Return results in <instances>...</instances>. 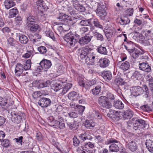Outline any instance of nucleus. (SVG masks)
I'll list each match as a JSON object with an SVG mask.
<instances>
[{"label":"nucleus","mask_w":153,"mask_h":153,"mask_svg":"<svg viewBox=\"0 0 153 153\" xmlns=\"http://www.w3.org/2000/svg\"><path fill=\"white\" fill-rule=\"evenodd\" d=\"M131 94L135 96H139L145 93L144 97L147 98L149 94V89L146 85H143V88L140 86H135L131 87L130 89Z\"/></svg>","instance_id":"nucleus-1"},{"label":"nucleus","mask_w":153,"mask_h":153,"mask_svg":"<svg viewBox=\"0 0 153 153\" xmlns=\"http://www.w3.org/2000/svg\"><path fill=\"white\" fill-rule=\"evenodd\" d=\"M147 126L145 121L141 119L136 120L133 123V129L137 130L146 128Z\"/></svg>","instance_id":"nucleus-2"},{"label":"nucleus","mask_w":153,"mask_h":153,"mask_svg":"<svg viewBox=\"0 0 153 153\" xmlns=\"http://www.w3.org/2000/svg\"><path fill=\"white\" fill-rule=\"evenodd\" d=\"M99 103L102 107L106 108H110L112 106L111 103L105 96H102L100 97L99 99Z\"/></svg>","instance_id":"nucleus-3"},{"label":"nucleus","mask_w":153,"mask_h":153,"mask_svg":"<svg viewBox=\"0 0 153 153\" xmlns=\"http://www.w3.org/2000/svg\"><path fill=\"white\" fill-rule=\"evenodd\" d=\"M36 9L41 12L47 10L48 7L46 5L43 1L39 0L37 1L33 5Z\"/></svg>","instance_id":"nucleus-4"},{"label":"nucleus","mask_w":153,"mask_h":153,"mask_svg":"<svg viewBox=\"0 0 153 153\" xmlns=\"http://www.w3.org/2000/svg\"><path fill=\"white\" fill-rule=\"evenodd\" d=\"M96 59H97V56L95 53H89L85 59V62L87 64L94 65Z\"/></svg>","instance_id":"nucleus-5"},{"label":"nucleus","mask_w":153,"mask_h":153,"mask_svg":"<svg viewBox=\"0 0 153 153\" xmlns=\"http://www.w3.org/2000/svg\"><path fill=\"white\" fill-rule=\"evenodd\" d=\"M74 34L69 33L65 35L64 37V40L67 42L68 45L73 46L75 45L76 40L74 38Z\"/></svg>","instance_id":"nucleus-6"},{"label":"nucleus","mask_w":153,"mask_h":153,"mask_svg":"<svg viewBox=\"0 0 153 153\" xmlns=\"http://www.w3.org/2000/svg\"><path fill=\"white\" fill-rule=\"evenodd\" d=\"M92 38V36H89L88 34L86 35L79 38L78 42L81 46H84L88 44Z\"/></svg>","instance_id":"nucleus-7"},{"label":"nucleus","mask_w":153,"mask_h":153,"mask_svg":"<svg viewBox=\"0 0 153 153\" xmlns=\"http://www.w3.org/2000/svg\"><path fill=\"white\" fill-rule=\"evenodd\" d=\"M123 79L120 77L116 78L114 80V84L113 85V88L116 91H120V88L119 85L123 84Z\"/></svg>","instance_id":"nucleus-8"},{"label":"nucleus","mask_w":153,"mask_h":153,"mask_svg":"<svg viewBox=\"0 0 153 153\" xmlns=\"http://www.w3.org/2000/svg\"><path fill=\"white\" fill-rule=\"evenodd\" d=\"M51 103V101L50 99L44 97L41 98L38 102L39 105L43 108L48 107Z\"/></svg>","instance_id":"nucleus-9"},{"label":"nucleus","mask_w":153,"mask_h":153,"mask_svg":"<svg viewBox=\"0 0 153 153\" xmlns=\"http://www.w3.org/2000/svg\"><path fill=\"white\" fill-rule=\"evenodd\" d=\"M49 125L53 128L58 129H63L65 127L64 123L60 122L56 120L53 123H51Z\"/></svg>","instance_id":"nucleus-10"},{"label":"nucleus","mask_w":153,"mask_h":153,"mask_svg":"<svg viewBox=\"0 0 153 153\" xmlns=\"http://www.w3.org/2000/svg\"><path fill=\"white\" fill-rule=\"evenodd\" d=\"M71 2L74 7L79 12H82L85 11V8L79 4L78 1L73 0L71 1Z\"/></svg>","instance_id":"nucleus-11"},{"label":"nucleus","mask_w":153,"mask_h":153,"mask_svg":"<svg viewBox=\"0 0 153 153\" xmlns=\"http://www.w3.org/2000/svg\"><path fill=\"white\" fill-rule=\"evenodd\" d=\"M78 52L80 58L82 59H85L89 53L88 49L85 47L79 48Z\"/></svg>","instance_id":"nucleus-12"},{"label":"nucleus","mask_w":153,"mask_h":153,"mask_svg":"<svg viewBox=\"0 0 153 153\" xmlns=\"http://www.w3.org/2000/svg\"><path fill=\"white\" fill-rule=\"evenodd\" d=\"M40 65L43 68L45 71H47L51 66V63L49 60L44 59L42 60L40 63Z\"/></svg>","instance_id":"nucleus-13"},{"label":"nucleus","mask_w":153,"mask_h":153,"mask_svg":"<svg viewBox=\"0 0 153 153\" xmlns=\"http://www.w3.org/2000/svg\"><path fill=\"white\" fill-rule=\"evenodd\" d=\"M91 20L92 19H90L88 20H82L80 22L79 25L82 26H90L91 27L90 30L91 31H92L94 29V27L92 26L91 24Z\"/></svg>","instance_id":"nucleus-14"},{"label":"nucleus","mask_w":153,"mask_h":153,"mask_svg":"<svg viewBox=\"0 0 153 153\" xmlns=\"http://www.w3.org/2000/svg\"><path fill=\"white\" fill-rule=\"evenodd\" d=\"M140 69L146 72H149L151 70V67L147 63L143 62L139 64Z\"/></svg>","instance_id":"nucleus-15"},{"label":"nucleus","mask_w":153,"mask_h":153,"mask_svg":"<svg viewBox=\"0 0 153 153\" xmlns=\"http://www.w3.org/2000/svg\"><path fill=\"white\" fill-rule=\"evenodd\" d=\"M24 69L23 65L20 63H18L15 68V74L16 76H20L22 73Z\"/></svg>","instance_id":"nucleus-16"},{"label":"nucleus","mask_w":153,"mask_h":153,"mask_svg":"<svg viewBox=\"0 0 153 153\" xmlns=\"http://www.w3.org/2000/svg\"><path fill=\"white\" fill-rule=\"evenodd\" d=\"M100 66L101 67L105 68L108 66L110 63L108 59L106 58L101 59L99 60Z\"/></svg>","instance_id":"nucleus-17"},{"label":"nucleus","mask_w":153,"mask_h":153,"mask_svg":"<svg viewBox=\"0 0 153 153\" xmlns=\"http://www.w3.org/2000/svg\"><path fill=\"white\" fill-rule=\"evenodd\" d=\"M68 98L73 100H77L80 99V96L79 94L75 91H73L70 93L68 95Z\"/></svg>","instance_id":"nucleus-18"},{"label":"nucleus","mask_w":153,"mask_h":153,"mask_svg":"<svg viewBox=\"0 0 153 153\" xmlns=\"http://www.w3.org/2000/svg\"><path fill=\"white\" fill-rule=\"evenodd\" d=\"M146 145L149 151L152 153L153 152V140L152 139L146 140Z\"/></svg>","instance_id":"nucleus-19"},{"label":"nucleus","mask_w":153,"mask_h":153,"mask_svg":"<svg viewBox=\"0 0 153 153\" xmlns=\"http://www.w3.org/2000/svg\"><path fill=\"white\" fill-rule=\"evenodd\" d=\"M4 4L5 8L8 9L14 6L16 3L13 0H5L4 1Z\"/></svg>","instance_id":"nucleus-20"},{"label":"nucleus","mask_w":153,"mask_h":153,"mask_svg":"<svg viewBox=\"0 0 153 153\" xmlns=\"http://www.w3.org/2000/svg\"><path fill=\"white\" fill-rule=\"evenodd\" d=\"M95 123L92 120H86L85 122V125L88 128L92 129L95 125Z\"/></svg>","instance_id":"nucleus-21"},{"label":"nucleus","mask_w":153,"mask_h":153,"mask_svg":"<svg viewBox=\"0 0 153 153\" xmlns=\"http://www.w3.org/2000/svg\"><path fill=\"white\" fill-rule=\"evenodd\" d=\"M127 145L129 149L132 152L135 151L137 149V146L134 140L129 142Z\"/></svg>","instance_id":"nucleus-22"},{"label":"nucleus","mask_w":153,"mask_h":153,"mask_svg":"<svg viewBox=\"0 0 153 153\" xmlns=\"http://www.w3.org/2000/svg\"><path fill=\"white\" fill-rule=\"evenodd\" d=\"M35 23L34 17L33 16H29L27 19L26 25L27 27H30V25Z\"/></svg>","instance_id":"nucleus-23"},{"label":"nucleus","mask_w":153,"mask_h":153,"mask_svg":"<svg viewBox=\"0 0 153 153\" xmlns=\"http://www.w3.org/2000/svg\"><path fill=\"white\" fill-rule=\"evenodd\" d=\"M18 37L19 41L22 44H26L28 41L27 37L22 34H19L18 36Z\"/></svg>","instance_id":"nucleus-24"},{"label":"nucleus","mask_w":153,"mask_h":153,"mask_svg":"<svg viewBox=\"0 0 153 153\" xmlns=\"http://www.w3.org/2000/svg\"><path fill=\"white\" fill-rule=\"evenodd\" d=\"M96 13L97 15L99 16L101 19H105L107 15V13L105 10H96Z\"/></svg>","instance_id":"nucleus-25"},{"label":"nucleus","mask_w":153,"mask_h":153,"mask_svg":"<svg viewBox=\"0 0 153 153\" xmlns=\"http://www.w3.org/2000/svg\"><path fill=\"white\" fill-rule=\"evenodd\" d=\"M94 36L98 40L102 41L104 40V38L102 35L98 32L97 30H94L92 32Z\"/></svg>","instance_id":"nucleus-26"},{"label":"nucleus","mask_w":153,"mask_h":153,"mask_svg":"<svg viewBox=\"0 0 153 153\" xmlns=\"http://www.w3.org/2000/svg\"><path fill=\"white\" fill-rule=\"evenodd\" d=\"M102 74L103 78L106 81L109 80L112 78L111 73L109 71H104Z\"/></svg>","instance_id":"nucleus-27"},{"label":"nucleus","mask_w":153,"mask_h":153,"mask_svg":"<svg viewBox=\"0 0 153 153\" xmlns=\"http://www.w3.org/2000/svg\"><path fill=\"white\" fill-rule=\"evenodd\" d=\"M7 44L10 46L17 47L18 43L14 39L9 37L7 39Z\"/></svg>","instance_id":"nucleus-28"},{"label":"nucleus","mask_w":153,"mask_h":153,"mask_svg":"<svg viewBox=\"0 0 153 153\" xmlns=\"http://www.w3.org/2000/svg\"><path fill=\"white\" fill-rule=\"evenodd\" d=\"M113 105L116 108L118 109H122L124 107V104L119 100L115 101Z\"/></svg>","instance_id":"nucleus-29"},{"label":"nucleus","mask_w":153,"mask_h":153,"mask_svg":"<svg viewBox=\"0 0 153 153\" xmlns=\"http://www.w3.org/2000/svg\"><path fill=\"white\" fill-rule=\"evenodd\" d=\"M68 126L70 129L72 130H74L78 127V124L77 122L74 121V123H67Z\"/></svg>","instance_id":"nucleus-30"},{"label":"nucleus","mask_w":153,"mask_h":153,"mask_svg":"<svg viewBox=\"0 0 153 153\" xmlns=\"http://www.w3.org/2000/svg\"><path fill=\"white\" fill-rule=\"evenodd\" d=\"M72 86V84L68 83L64 87H62V89L60 91L62 94L64 95L71 88Z\"/></svg>","instance_id":"nucleus-31"},{"label":"nucleus","mask_w":153,"mask_h":153,"mask_svg":"<svg viewBox=\"0 0 153 153\" xmlns=\"http://www.w3.org/2000/svg\"><path fill=\"white\" fill-rule=\"evenodd\" d=\"M109 151L112 152H116L119 150L118 146L115 143H113L109 146Z\"/></svg>","instance_id":"nucleus-32"},{"label":"nucleus","mask_w":153,"mask_h":153,"mask_svg":"<svg viewBox=\"0 0 153 153\" xmlns=\"http://www.w3.org/2000/svg\"><path fill=\"white\" fill-rule=\"evenodd\" d=\"M18 13V11L16 8H13L9 10V18L14 17Z\"/></svg>","instance_id":"nucleus-33"},{"label":"nucleus","mask_w":153,"mask_h":153,"mask_svg":"<svg viewBox=\"0 0 153 153\" xmlns=\"http://www.w3.org/2000/svg\"><path fill=\"white\" fill-rule=\"evenodd\" d=\"M115 31V29L113 27H111L109 28L108 29L106 30L105 32V34L106 37H111L114 32Z\"/></svg>","instance_id":"nucleus-34"},{"label":"nucleus","mask_w":153,"mask_h":153,"mask_svg":"<svg viewBox=\"0 0 153 153\" xmlns=\"http://www.w3.org/2000/svg\"><path fill=\"white\" fill-rule=\"evenodd\" d=\"M130 64L128 62L126 61L122 63L120 66V68L123 70L126 71L129 68Z\"/></svg>","instance_id":"nucleus-35"},{"label":"nucleus","mask_w":153,"mask_h":153,"mask_svg":"<svg viewBox=\"0 0 153 153\" xmlns=\"http://www.w3.org/2000/svg\"><path fill=\"white\" fill-rule=\"evenodd\" d=\"M79 85L80 86L84 87L86 89H88V83L87 81L84 80V79L82 78L80 79L78 82Z\"/></svg>","instance_id":"nucleus-36"},{"label":"nucleus","mask_w":153,"mask_h":153,"mask_svg":"<svg viewBox=\"0 0 153 153\" xmlns=\"http://www.w3.org/2000/svg\"><path fill=\"white\" fill-rule=\"evenodd\" d=\"M97 51L100 53L102 54L106 55L107 54V51L105 47L102 46L100 45L97 49Z\"/></svg>","instance_id":"nucleus-37"},{"label":"nucleus","mask_w":153,"mask_h":153,"mask_svg":"<svg viewBox=\"0 0 153 153\" xmlns=\"http://www.w3.org/2000/svg\"><path fill=\"white\" fill-rule=\"evenodd\" d=\"M62 85L59 83H57L56 82L53 84L51 86V88L55 91H60L62 89Z\"/></svg>","instance_id":"nucleus-38"},{"label":"nucleus","mask_w":153,"mask_h":153,"mask_svg":"<svg viewBox=\"0 0 153 153\" xmlns=\"http://www.w3.org/2000/svg\"><path fill=\"white\" fill-rule=\"evenodd\" d=\"M11 116L12 119H14V122L18 124L20 123L22 119L23 115H11Z\"/></svg>","instance_id":"nucleus-39"},{"label":"nucleus","mask_w":153,"mask_h":153,"mask_svg":"<svg viewBox=\"0 0 153 153\" xmlns=\"http://www.w3.org/2000/svg\"><path fill=\"white\" fill-rule=\"evenodd\" d=\"M79 137L80 139L83 141L87 140H89L91 139L90 136L85 133L80 134Z\"/></svg>","instance_id":"nucleus-40"},{"label":"nucleus","mask_w":153,"mask_h":153,"mask_svg":"<svg viewBox=\"0 0 153 153\" xmlns=\"http://www.w3.org/2000/svg\"><path fill=\"white\" fill-rule=\"evenodd\" d=\"M77 151V153H92V151L90 150H86L84 147H79L78 148Z\"/></svg>","instance_id":"nucleus-41"},{"label":"nucleus","mask_w":153,"mask_h":153,"mask_svg":"<svg viewBox=\"0 0 153 153\" xmlns=\"http://www.w3.org/2000/svg\"><path fill=\"white\" fill-rule=\"evenodd\" d=\"M130 22V20L127 17H124L120 18L119 22L121 25H125L128 24Z\"/></svg>","instance_id":"nucleus-42"},{"label":"nucleus","mask_w":153,"mask_h":153,"mask_svg":"<svg viewBox=\"0 0 153 153\" xmlns=\"http://www.w3.org/2000/svg\"><path fill=\"white\" fill-rule=\"evenodd\" d=\"M31 62L30 59H28L27 60L24 64L23 67L24 69L27 70L31 68Z\"/></svg>","instance_id":"nucleus-43"},{"label":"nucleus","mask_w":153,"mask_h":153,"mask_svg":"<svg viewBox=\"0 0 153 153\" xmlns=\"http://www.w3.org/2000/svg\"><path fill=\"white\" fill-rule=\"evenodd\" d=\"M33 83L34 84H35V85L36 87H37L38 88H40L44 87V85L43 83V82L36 80Z\"/></svg>","instance_id":"nucleus-44"},{"label":"nucleus","mask_w":153,"mask_h":153,"mask_svg":"<svg viewBox=\"0 0 153 153\" xmlns=\"http://www.w3.org/2000/svg\"><path fill=\"white\" fill-rule=\"evenodd\" d=\"M30 27H27L30 28V30L32 32H35L38 29L39 26L37 24H33L32 25H30Z\"/></svg>","instance_id":"nucleus-45"},{"label":"nucleus","mask_w":153,"mask_h":153,"mask_svg":"<svg viewBox=\"0 0 153 153\" xmlns=\"http://www.w3.org/2000/svg\"><path fill=\"white\" fill-rule=\"evenodd\" d=\"M101 91V87L100 85H98L95 87L94 88L92 89V92L93 94L97 95L99 94Z\"/></svg>","instance_id":"nucleus-46"},{"label":"nucleus","mask_w":153,"mask_h":153,"mask_svg":"<svg viewBox=\"0 0 153 153\" xmlns=\"http://www.w3.org/2000/svg\"><path fill=\"white\" fill-rule=\"evenodd\" d=\"M93 23L95 27L102 29H103V27L100 24L97 19H94Z\"/></svg>","instance_id":"nucleus-47"},{"label":"nucleus","mask_w":153,"mask_h":153,"mask_svg":"<svg viewBox=\"0 0 153 153\" xmlns=\"http://www.w3.org/2000/svg\"><path fill=\"white\" fill-rule=\"evenodd\" d=\"M106 9V5L105 3H103L102 2L100 3L99 4L97 9L96 10H105Z\"/></svg>","instance_id":"nucleus-48"},{"label":"nucleus","mask_w":153,"mask_h":153,"mask_svg":"<svg viewBox=\"0 0 153 153\" xmlns=\"http://www.w3.org/2000/svg\"><path fill=\"white\" fill-rule=\"evenodd\" d=\"M22 23V18L20 16H17L15 18V23L17 25L20 26Z\"/></svg>","instance_id":"nucleus-49"},{"label":"nucleus","mask_w":153,"mask_h":153,"mask_svg":"<svg viewBox=\"0 0 153 153\" xmlns=\"http://www.w3.org/2000/svg\"><path fill=\"white\" fill-rule=\"evenodd\" d=\"M140 54V52L138 50H135L133 53L131 54L132 57L134 59H136L138 57Z\"/></svg>","instance_id":"nucleus-50"},{"label":"nucleus","mask_w":153,"mask_h":153,"mask_svg":"<svg viewBox=\"0 0 153 153\" xmlns=\"http://www.w3.org/2000/svg\"><path fill=\"white\" fill-rule=\"evenodd\" d=\"M74 145L76 147L78 146L80 144L79 140L76 136H74L73 139Z\"/></svg>","instance_id":"nucleus-51"},{"label":"nucleus","mask_w":153,"mask_h":153,"mask_svg":"<svg viewBox=\"0 0 153 153\" xmlns=\"http://www.w3.org/2000/svg\"><path fill=\"white\" fill-rule=\"evenodd\" d=\"M46 35L47 36L49 37L52 39L53 40H55L54 34L53 32L51 31H47L45 32Z\"/></svg>","instance_id":"nucleus-52"},{"label":"nucleus","mask_w":153,"mask_h":153,"mask_svg":"<svg viewBox=\"0 0 153 153\" xmlns=\"http://www.w3.org/2000/svg\"><path fill=\"white\" fill-rule=\"evenodd\" d=\"M140 108L141 109L145 111L149 112L152 111V109L151 108H150L147 105H145L142 106L140 107Z\"/></svg>","instance_id":"nucleus-53"},{"label":"nucleus","mask_w":153,"mask_h":153,"mask_svg":"<svg viewBox=\"0 0 153 153\" xmlns=\"http://www.w3.org/2000/svg\"><path fill=\"white\" fill-rule=\"evenodd\" d=\"M69 17V16L67 15L60 14L57 18L58 19L61 20H70V19H68Z\"/></svg>","instance_id":"nucleus-54"},{"label":"nucleus","mask_w":153,"mask_h":153,"mask_svg":"<svg viewBox=\"0 0 153 153\" xmlns=\"http://www.w3.org/2000/svg\"><path fill=\"white\" fill-rule=\"evenodd\" d=\"M134 10L132 8H130L125 11V14L127 16H131L133 15Z\"/></svg>","instance_id":"nucleus-55"},{"label":"nucleus","mask_w":153,"mask_h":153,"mask_svg":"<svg viewBox=\"0 0 153 153\" xmlns=\"http://www.w3.org/2000/svg\"><path fill=\"white\" fill-rule=\"evenodd\" d=\"M31 55H33V51H28L27 52L24 54L22 57L25 58H28Z\"/></svg>","instance_id":"nucleus-56"},{"label":"nucleus","mask_w":153,"mask_h":153,"mask_svg":"<svg viewBox=\"0 0 153 153\" xmlns=\"http://www.w3.org/2000/svg\"><path fill=\"white\" fill-rule=\"evenodd\" d=\"M38 51L41 53H45L47 52L46 48L43 46H41L38 48Z\"/></svg>","instance_id":"nucleus-57"},{"label":"nucleus","mask_w":153,"mask_h":153,"mask_svg":"<svg viewBox=\"0 0 153 153\" xmlns=\"http://www.w3.org/2000/svg\"><path fill=\"white\" fill-rule=\"evenodd\" d=\"M9 141L7 139H4V140H3V141L1 142L2 146L5 147H8L9 146Z\"/></svg>","instance_id":"nucleus-58"},{"label":"nucleus","mask_w":153,"mask_h":153,"mask_svg":"<svg viewBox=\"0 0 153 153\" xmlns=\"http://www.w3.org/2000/svg\"><path fill=\"white\" fill-rule=\"evenodd\" d=\"M23 137L22 136H20L18 138H14L13 140H15L16 142L20 143V144L22 146V140L23 139Z\"/></svg>","instance_id":"nucleus-59"},{"label":"nucleus","mask_w":153,"mask_h":153,"mask_svg":"<svg viewBox=\"0 0 153 153\" xmlns=\"http://www.w3.org/2000/svg\"><path fill=\"white\" fill-rule=\"evenodd\" d=\"M36 139L39 141H41L43 140V137L41 133L40 132L36 133Z\"/></svg>","instance_id":"nucleus-60"},{"label":"nucleus","mask_w":153,"mask_h":153,"mask_svg":"<svg viewBox=\"0 0 153 153\" xmlns=\"http://www.w3.org/2000/svg\"><path fill=\"white\" fill-rule=\"evenodd\" d=\"M41 93L40 91H36L33 94V97L34 99H36L41 96Z\"/></svg>","instance_id":"nucleus-61"},{"label":"nucleus","mask_w":153,"mask_h":153,"mask_svg":"<svg viewBox=\"0 0 153 153\" xmlns=\"http://www.w3.org/2000/svg\"><path fill=\"white\" fill-rule=\"evenodd\" d=\"M85 108V106H82L81 105H79L78 108L79 114H82Z\"/></svg>","instance_id":"nucleus-62"},{"label":"nucleus","mask_w":153,"mask_h":153,"mask_svg":"<svg viewBox=\"0 0 153 153\" xmlns=\"http://www.w3.org/2000/svg\"><path fill=\"white\" fill-rule=\"evenodd\" d=\"M56 120L55 118V116L54 117L53 116L51 115L48 118V120L49 122L50 123V124L51 123H53Z\"/></svg>","instance_id":"nucleus-63"},{"label":"nucleus","mask_w":153,"mask_h":153,"mask_svg":"<svg viewBox=\"0 0 153 153\" xmlns=\"http://www.w3.org/2000/svg\"><path fill=\"white\" fill-rule=\"evenodd\" d=\"M149 86L151 91L153 90V77L149 79Z\"/></svg>","instance_id":"nucleus-64"}]
</instances>
